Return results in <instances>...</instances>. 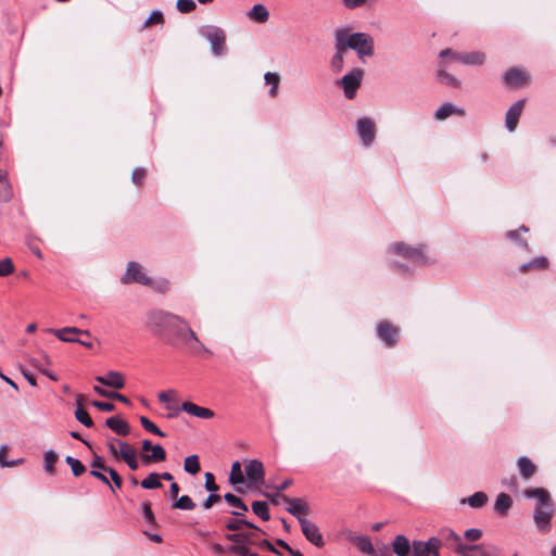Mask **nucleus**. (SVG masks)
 Listing matches in <instances>:
<instances>
[{"label": "nucleus", "mask_w": 556, "mask_h": 556, "mask_svg": "<svg viewBox=\"0 0 556 556\" xmlns=\"http://www.w3.org/2000/svg\"><path fill=\"white\" fill-rule=\"evenodd\" d=\"M146 323L148 329L154 336L168 337V343L175 344V341H177L193 355L212 354L200 341L187 320L176 314L163 309H152L147 314Z\"/></svg>", "instance_id": "obj_1"}, {"label": "nucleus", "mask_w": 556, "mask_h": 556, "mask_svg": "<svg viewBox=\"0 0 556 556\" xmlns=\"http://www.w3.org/2000/svg\"><path fill=\"white\" fill-rule=\"evenodd\" d=\"M334 41H339L340 49L356 51L361 59L374 54V40L368 34H351L348 28H340L334 33Z\"/></svg>", "instance_id": "obj_2"}, {"label": "nucleus", "mask_w": 556, "mask_h": 556, "mask_svg": "<svg viewBox=\"0 0 556 556\" xmlns=\"http://www.w3.org/2000/svg\"><path fill=\"white\" fill-rule=\"evenodd\" d=\"M525 495L528 498H536V506L533 516L534 522L541 531H548L554 513L553 503L548 492L542 488L527 489L525 491Z\"/></svg>", "instance_id": "obj_3"}, {"label": "nucleus", "mask_w": 556, "mask_h": 556, "mask_svg": "<svg viewBox=\"0 0 556 556\" xmlns=\"http://www.w3.org/2000/svg\"><path fill=\"white\" fill-rule=\"evenodd\" d=\"M200 34L211 45L214 55H222L226 50V34L217 26H204L200 29Z\"/></svg>", "instance_id": "obj_4"}, {"label": "nucleus", "mask_w": 556, "mask_h": 556, "mask_svg": "<svg viewBox=\"0 0 556 556\" xmlns=\"http://www.w3.org/2000/svg\"><path fill=\"white\" fill-rule=\"evenodd\" d=\"M363 76V70L354 68L337 81L338 86L343 89L346 99L352 100L355 98L356 92L362 85Z\"/></svg>", "instance_id": "obj_5"}, {"label": "nucleus", "mask_w": 556, "mask_h": 556, "mask_svg": "<svg viewBox=\"0 0 556 556\" xmlns=\"http://www.w3.org/2000/svg\"><path fill=\"white\" fill-rule=\"evenodd\" d=\"M244 473L249 484L252 486H260L265 482V468L258 459H250L245 464Z\"/></svg>", "instance_id": "obj_6"}, {"label": "nucleus", "mask_w": 556, "mask_h": 556, "mask_svg": "<svg viewBox=\"0 0 556 556\" xmlns=\"http://www.w3.org/2000/svg\"><path fill=\"white\" fill-rule=\"evenodd\" d=\"M391 250L394 253L400 254L414 263H417V264H426L427 263V257L424 253L422 248H413V247L406 245L405 243L399 242V243H394L391 247Z\"/></svg>", "instance_id": "obj_7"}, {"label": "nucleus", "mask_w": 556, "mask_h": 556, "mask_svg": "<svg viewBox=\"0 0 556 556\" xmlns=\"http://www.w3.org/2000/svg\"><path fill=\"white\" fill-rule=\"evenodd\" d=\"M123 283L137 282L140 285H151L152 280L146 275L142 266L136 262H129L127 270L122 278Z\"/></svg>", "instance_id": "obj_8"}, {"label": "nucleus", "mask_w": 556, "mask_h": 556, "mask_svg": "<svg viewBox=\"0 0 556 556\" xmlns=\"http://www.w3.org/2000/svg\"><path fill=\"white\" fill-rule=\"evenodd\" d=\"M357 134L364 146L369 147L376 138L374 122L368 117H362L357 121Z\"/></svg>", "instance_id": "obj_9"}, {"label": "nucleus", "mask_w": 556, "mask_h": 556, "mask_svg": "<svg viewBox=\"0 0 556 556\" xmlns=\"http://www.w3.org/2000/svg\"><path fill=\"white\" fill-rule=\"evenodd\" d=\"M282 501L288 504L287 511L299 521L300 519H306L305 516L309 514V507L303 498L282 496Z\"/></svg>", "instance_id": "obj_10"}, {"label": "nucleus", "mask_w": 556, "mask_h": 556, "mask_svg": "<svg viewBox=\"0 0 556 556\" xmlns=\"http://www.w3.org/2000/svg\"><path fill=\"white\" fill-rule=\"evenodd\" d=\"M106 447L112 456L122 459L136 451L129 443L114 437L106 439Z\"/></svg>", "instance_id": "obj_11"}, {"label": "nucleus", "mask_w": 556, "mask_h": 556, "mask_svg": "<svg viewBox=\"0 0 556 556\" xmlns=\"http://www.w3.org/2000/svg\"><path fill=\"white\" fill-rule=\"evenodd\" d=\"M300 526L306 540L317 547L324 546V539L318 527L308 519H300Z\"/></svg>", "instance_id": "obj_12"}, {"label": "nucleus", "mask_w": 556, "mask_h": 556, "mask_svg": "<svg viewBox=\"0 0 556 556\" xmlns=\"http://www.w3.org/2000/svg\"><path fill=\"white\" fill-rule=\"evenodd\" d=\"M47 331L54 334L59 340H61L63 342H68V343H76V341H78V338L71 336V334H81V336H86L88 338L91 337V333L89 330L79 329L76 327H65V328H61V329H48Z\"/></svg>", "instance_id": "obj_13"}, {"label": "nucleus", "mask_w": 556, "mask_h": 556, "mask_svg": "<svg viewBox=\"0 0 556 556\" xmlns=\"http://www.w3.org/2000/svg\"><path fill=\"white\" fill-rule=\"evenodd\" d=\"M525 108V100L516 101L506 112L505 125L508 131H514L518 125L519 117Z\"/></svg>", "instance_id": "obj_14"}, {"label": "nucleus", "mask_w": 556, "mask_h": 556, "mask_svg": "<svg viewBox=\"0 0 556 556\" xmlns=\"http://www.w3.org/2000/svg\"><path fill=\"white\" fill-rule=\"evenodd\" d=\"M377 332H378V336L379 338L388 345V346H393L396 342V338H397V334H399V330L397 328H395L394 326H392L390 323L388 321H381L378 326H377Z\"/></svg>", "instance_id": "obj_15"}, {"label": "nucleus", "mask_w": 556, "mask_h": 556, "mask_svg": "<svg viewBox=\"0 0 556 556\" xmlns=\"http://www.w3.org/2000/svg\"><path fill=\"white\" fill-rule=\"evenodd\" d=\"M96 380L106 387L123 389L125 386L124 376L119 371H109L105 376H97Z\"/></svg>", "instance_id": "obj_16"}, {"label": "nucleus", "mask_w": 556, "mask_h": 556, "mask_svg": "<svg viewBox=\"0 0 556 556\" xmlns=\"http://www.w3.org/2000/svg\"><path fill=\"white\" fill-rule=\"evenodd\" d=\"M181 410L202 419H211L214 417V412L206 407H201L192 402H184L181 404Z\"/></svg>", "instance_id": "obj_17"}, {"label": "nucleus", "mask_w": 556, "mask_h": 556, "mask_svg": "<svg viewBox=\"0 0 556 556\" xmlns=\"http://www.w3.org/2000/svg\"><path fill=\"white\" fill-rule=\"evenodd\" d=\"M454 114L465 116L466 112L463 108L456 106L451 102H445L435 111L434 118L443 121Z\"/></svg>", "instance_id": "obj_18"}, {"label": "nucleus", "mask_w": 556, "mask_h": 556, "mask_svg": "<svg viewBox=\"0 0 556 556\" xmlns=\"http://www.w3.org/2000/svg\"><path fill=\"white\" fill-rule=\"evenodd\" d=\"M453 56L455 58V61L465 65H482L485 61V54L480 51L453 54Z\"/></svg>", "instance_id": "obj_19"}, {"label": "nucleus", "mask_w": 556, "mask_h": 556, "mask_svg": "<svg viewBox=\"0 0 556 556\" xmlns=\"http://www.w3.org/2000/svg\"><path fill=\"white\" fill-rule=\"evenodd\" d=\"M91 468L92 469L90 471V475L93 476L94 478L99 479L106 485H109L111 488V490L114 492L113 485L110 483L106 476L101 472V470L108 471V469H109V468H106L103 458L96 455L91 462Z\"/></svg>", "instance_id": "obj_20"}, {"label": "nucleus", "mask_w": 556, "mask_h": 556, "mask_svg": "<svg viewBox=\"0 0 556 556\" xmlns=\"http://www.w3.org/2000/svg\"><path fill=\"white\" fill-rule=\"evenodd\" d=\"M504 80L506 85L518 88L523 85L527 80V73L519 68H511L504 75Z\"/></svg>", "instance_id": "obj_21"}, {"label": "nucleus", "mask_w": 556, "mask_h": 556, "mask_svg": "<svg viewBox=\"0 0 556 556\" xmlns=\"http://www.w3.org/2000/svg\"><path fill=\"white\" fill-rule=\"evenodd\" d=\"M105 426L114 431L118 435H128L130 432V427L127 421L119 418L118 416H112L106 419Z\"/></svg>", "instance_id": "obj_22"}, {"label": "nucleus", "mask_w": 556, "mask_h": 556, "mask_svg": "<svg viewBox=\"0 0 556 556\" xmlns=\"http://www.w3.org/2000/svg\"><path fill=\"white\" fill-rule=\"evenodd\" d=\"M247 16L255 23L264 24L269 20V11L264 4L257 3L248 11Z\"/></svg>", "instance_id": "obj_23"}, {"label": "nucleus", "mask_w": 556, "mask_h": 556, "mask_svg": "<svg viewBox=\"0 0 556 556\" xmlns=\"http://www.w3.org/2000/svg\"><path fill=\"white\" fill-rule=\"evenodd\" d=\"M517 466H518L521 477L525 480L530 479L536 471V466L527 456L519 457L517 460Z\"/></svg>", "instance_id": "obj_24"}, {"label": "nucleus", "mask_w": 556, "mask_h": 556, "mask_svg": "<svg viewBox=\"0 0 556 556\" xmlns=\"http://www.w3.org/2000/svg\"><path fill=\"white\" fill-rule=\"evenodd\" d=\"M13 197L12 186L8 179V173L0 169V202H8Z\"/></svg>", "instance_id": "obj_25"}, {"label": "nucleus", "mask_w": 556, "mask_h": 556, "mask_svg": "<svg viewBox=\"0 0 556 556\" xmlns=\"http://www.w3.org/2000/svg\"><path fill=\"white\" fill-rule=\"evenodd\" d=\"M392 547L393 552L397 556H408L410 551V543L405 535L399 534L394 538Z\"/></svg>", "instance_id": "obj_26"}, {"label": "nucleus", "mask_w": 556, "mask_h": 556, "mask_svg": "<svg viewBox=\"0 0 556 556\" xmlns=\"http://www.w3.org/2000/svg\"><path fill=\"white\" fill-rule=\"evenodd\" d=\"M76 403L78 405L77 409L75 410V418L83 424L85 427L90 428L93 426V421L89 414L81 407L84 403V396L81 394H78L76 396Z\"/></svg>", "instance_id": "obj_27"}, {"label": "nucleus", "mask_w": 556, "mask_h": 556, "mask_svg": "<svg viewBox=\"0 0 556 556\" xmlns=\"http://www.w3.org/2000/svg\"><path fill=\"white\" fill-rule=\"evenodd\" d=\"M224 498L230 506L238 509L231 511L232 515L240 517L243 516L245 511H248V506L243 503V501L240 497L231 493H227L224 495Z\"/></svg>", "instance_id": "obj_28"}, {"label": "nucleus", "mask_w": 556, "mask_h": 556, "mask_svg": "<svg viewBox=\"0 0 556 556\" xmlns=\"http://www.w3.org/2000/svg\"><path fill=\"white\" fill-rule=\"evenodd\" d=\"M151 452L152 453L150 455H142V460L144 464L160 463L166 459V452L162 445H153Z\"/></svg>", "instance_id": "obj_29"}, {"label": "nucleus", "mask_w": 556, "mask_h": 556, "mask_svg": "<svg viewBox=\"0 0 556 556\" xmlns=\"http://www.w3.org/2000/svg\"><path fill=\"white\" fill-rule=\"evenodd\" d=\"M334 42H336V53L330 61V66L334 73H339L343 68L344 53L346 52V50L340 49L339 41H334Z\"/></svg>", "instance_id": "obj_30"}, {"label": "nucleus", "mask_w": 556, "mask_h": 556, "mask_svg": "<svg viewBox=\"0 0 556 556\" xmlns=\"http://www.w3.org/2000/svg\"><path fill=\"white\" fill-rule=\"evenodd\" d=\"M352 542L364 554L372 555L375 553V548L368 536H355L352 539Z\"/></svg>", "instance_id": "obj_31"}, {"label": "nucleus", "mask_w": 556, "mask_h": 556, "mask_svg": "<svg viewBox=\"0 0 556 556\" xmlns=\"http://www.w3.org/2000/svg\"><path fill=\"white\" fill-rule=\"evenodd\" d=\"M513 501L506 493H500L496 497L494 508L500 514H505L511 506Z\"/></svg>", "instance_id": "obj_32"}, {"label": "nucleus", "mask_w": 556, "mask_h": 556, "mask_svg": "<svg viewBox=\"0 0 556 556\" xmlns=\"http://www.w3.org/2000/svg\"><path fill=\"white\" fill-rule=\"evenodd\" d=\"M244 475L239 462H235L231 466L229 482L233 485L241 484L244 482Z\"/></svg>", "instance_id": "obj_33"}, {"label": "nucleus", "mask_w": 556, "mask_h": 556, "mask_svg": "<svg viewBox=\"0 0 556 556\" xmlns=\"http://www.w3.org/2000/svg\"><path fill=\"white\" fill-rule=\"evenodd\" d=\"M252 510L255 515H257L262 520L267 521L270 519L268 505L266 502L254 501L252 503Z\"/></svg>", "instance_id": "obj_34"}, {"label": "nucleus", "mask_w": 556, "mask_h": 556, "mask_svg": "<svg viewBox=\"0 0 556 556\" xmlns=\"http://www.w3.org/2000/svg\"><path fill=\"white\" fill-rule=\"evenodd\" d=\"M59 459V455L53 451L49 450L43 455V467L46 472L52 475L54 473V465Z\"/></svg>", "instance_id": "obj_35"}, {"label": "nucleus", "mask_w": 556, "mask_h": 556, "mask_svg": "<svg viewBox=\"0 0 556 556\" xmlns=\"http://www.w3.org/2000/svg\"><path fill=\"white\" fill-rule=\"evenodd\" d=\"M438 78L440 79L441 83L450 87L457 88L460 86V81L455 76L447 73L441 65L438 70Z\"/></svg>", "instance_id": "obj_36"}, {"label": "nucleus", "mask_w": 556, "mask_h": 556, "mask_svg": "<svg viewBox=\"0 0 556 556\" xmlns=\"http://www.w3.org/2000/svg\"><path fill=\"white\" fill-rule=\"evenodd\" d=\"M438 534L442 542L456 545L459 541H462L460 536L451 528H442L439 530Z\"/></svg>", "instance_id": "obj_37"}, {"label": "nucleus", "mask_w": 556, "mask_h": 556, "mask_svg": "<svg viewBox=\"0 0 556 556\" xmlns=\"http://www.w3.org/2000/svg\"><path fill=\"white\" fill-rule=\"evenodd\" d=\"M264 79L267 85L271 86L269 89L270 97H273V98L276 97L278 93V87H279V83H280L279 75L277 73L267 72L264 75Z\"/></svg>", "instance_id": "obj_38"}, {"label": "nucleus", "mask_w": 556, "mask_h": 556, "mask_svg": "<svg viewBox=\"0 0 556 556\" xmlns=\"http://www.w3.org/2000/svg\"><path fill=\"white\" fill-rule=\"evenodd\" d=\"M140 484L143 489H147V490L162 488V483L160 481V475L156 472H151L150 475H148V477L144 478Z\"/></svg>", "instance_id": "obj_39"}, {"label": "nucleus", "mask_w": 556, "mask_h": 556, "mask_svg": "<svg viewBox=\"0 0 556 556\" xmlns=\"http://www.w3.org/2000/svg\"><path fill=\"white\" fill-rule=\"evenodd\" d=\"M464 503H468L473 508H480L488 502V496L483 492H476L471 496H469L467 500L463 501Z\"/></svg>", "instance_id": "obj_40"}, {"label": "nucleus", "mask_w": 556, "mask_h": 556, "mask_svg": "<svg viewBox=\"0 0 556 556\" xmlns=\"http://www.w3.org/2000/svg\"><path fill=\"white\" fill-rule=\"evenodd\" d=\"M184 468L188 473L197 475L201 469L199 457L197 455L186 457Z\"/></svg>", "instance_id": "obj_41"}, {"label": "nucleus", "mask_w": 556, "mask_h": 556, "mask_svg": "<svg viewBox=\"0 0 556 556\" xmlns=\"http://www.w3.org/2000/svg\"><path fill=\"white\" fill-rule=\"evenodd\" d=\"M65 462L71 467L72 472L75 477L81 476L86 471L85 465L77 458L67 456L65 458Z\"/></svg>", "instance_id": "obj_42"}, {"label": "nucleus", "mask_w": 556, "mask_h": 556, "mask_svg": "<svg viewBox=\"0 0 556 556\" xmlns=\"http://www.w3.org/2000/svg\"><path fill=\"white\" fill-rule=\"evenodd\" d=\"M547 258L544 256L535 257L533 261L522 264L520 266V271L526 273L527 270L531 268H545L547 266Z\"/></svg>", "instance_id": "obj_43"}, {"label": "nucleus", "mask_w": 556, "mask_h": 556, "mask_svg": "<svg viewBox=\"0 0 556 556\" xmlns=\"http://www.w3.org/2000/svg\"><path fill=\"white\" fill-rule=\"evenodd\" d=\"M242 526L258 530L256 526H254L253 523L249 522L245 519H231L226 522L225 527L229 531H238L241 529Z\"/></svg>", "instance_id": "obj_44"}, {"label": "nucleus", "mask_w": 556, "mask_h": 556, "mask_svg": "<svg viewBox=\"0 0 556 556\" xmlns=\"http://www.w3.org/2000/svg\"><path fill=\"white\" fill-rule=\"evenodd\" d=\"M413 556H432L428 545L424 541H413Z\"/></svg>", "instance_id": "obj_45"}, {"label": "nucleus", "mask_w": 556, "mask_h": 556, "mask_svg": "<svg viewBox=\"0 0 556 556\" xmlns=\"http://www.w3.org/2000/svg\"><path fill=\"white\" fill-rule=\"evenodd\" d=\"M173 507L182 510H191L195 507V504L190 496L182 495L173 503Z\"/></svg>", "instance_id": "obj_46"}, {"label": "nucleus", "mask_w": 556, "mask_h": 556, "mask_svg": "<svg viewBox=\"0 0 556 556\" xmlns=\"http://www.w3.org/2000/svg\"><path fill=\"white\" fill-rule=\"evenodd\" d=\"M140 424L147 431L153 434H156L162 438L166 435L154 422H152L149 418L144 416L140 417Z\"/></svg>", "instance_id": "obj_47"}, {"label": "nucleus", "mask_w": 556, "mask_h": 556, "mask_svg": "<svg viewBox=\"0 0 556 556\" xmlns=\"http://www.w3.org/2000/svg\"><path fill=\"white\" fill-rule=\"evenodd\" d=\"M164 23V15L160 10H154L151 12L149 17L146 20L143 24V28L150 27L152 25H162Z\"/></svg>", "instance_id": "obj_48"}, {"label": "nucleus", "mask_w": 556, "mask_h": 556, "mask_svg": "<svg viewBox=\"0 0 556 556\" xmlns=\"http://www.w3.org/2000/svg\"><path fill=\"white\" fill-rule=\"evenodd\" d=\"M432 556H440V548L442 546V540L440 536H431L428 541H426Z\"/></svg>", "instance_id": "obj_49"}, {"label": "nucleus", "mask_w": 556, "mask_h": 556, "mask_svg": "<svg viewBox=\"0 0 556 556\" xmlns=\"http://www.w3.org/2000/svg\"><path fill=\"white\" fill-rule=\"evenodd\" d=\"M176 8L181 13H190L195 10L197 4L193 0H177Z\"/></svg>", "instance_id": "obj_50"}, {"label": "nucleus", "mask_w": 556, "mask_h": 556, "mask_svg": "<svg viewBox=\"0 0 556 556\" xmlns=\"http://www.w3.org/2000/svg\"><path fill=\"white\" fill-rule=\"evenodd\" d=\"M14 271V265L11 258L0 260V277H5Z\"/></svg>", "instance_id": "obj_51"}, {"label": "nucleus", "mask_w": 556, "mask_h": 556, "mask_svg": "<svg viewBox=\"0 0 556 556\" xmlns=\"http://www.w3.org/2000/svg\"><path fill=\"white\" fill-rule=\"evenodd\" d=\"M8 445H1L0 446V465L1 466H8V467H12V466H15L20 463H22V459H17V460H13V462H8L5 459V456H7V453H8Z\"/></svg>", "instance_id": "obj_52"}, {"label": "nucleus", "mask_w": 556, "mask_h": 556, "mask_svg": "<svg viewBox=\"0 0 556 556\" xmlns=\"http://www.w3.org/2000/svg\"><path fill=\"white\" fill-rule=\"evenodd\" d=\"M228 553L235 554L238 556H249L252 553L249 552V548L243 544H233L228 547Z\"/></svg>", "instance_id": "obj_53"}, {"label": "nucleus", "mask_w": 556, "mask_h": 556, "mask_svg": "<svg viewBox=\"0 0 556 556\" xmlns=\"http://www.w3.org/2000/svg\"><path fill=\"white\" fill-rule=\"evenodd\" d=\"M528 228L525 226H521L518 230H510L507 232V238L510 240H514L518 242L522 247H528V243L523 240H519L518 236L520 231L528 232Z\"/></svg>", "instance_id": "obj_54"}, {"label": "nucleus", "mask_w": 556, "mask_h": 556, "mask_svg": "<svg viewBox=\"0 0 556 556\" xmlns=\"http://www.w3.org/2000/svg\"><path fill=\"white\" fill-rule=\"evenodd\" d=\"M475 545H465L459 541L455 545V552L460 556H471V553L473 552Z\"/></svg>", "instance_id": "obj_55"}, {"label": "nucleus", "mask_w": 556, "mask_h": 556, "mask_svg": "<svg viewBox=\"0 0 556 556\" xmlns=\"http://www.w3.org/2000/svg\"><path fill=\"white\" fill-rule=\"evenodd\" d=\"M142 514H143V517L147 520V522H149L151 525L155 523V517H154V514L151 509V505L149 502H144L142 504Z\"/></svg>", "instance_id": "obj_56"}, {"label": "nucleus", "mask_w": 556, "mask_h": 556, "mask_svg": "<svg viewBox=\"0 0 556 556\" xmlns=\"http://www.w3.org/2000/svg\"><path fill=\"white\" fill-rule=\"evenodd\" d=\"M205 489L208 491V492H216L218 490V485L215 483V477L212 472H206L205 473V484H204Z\"/></svg>", "instance_id": "obj_57"}, {"label": "nucleus", "mask_w": 556, "mask_h": 556, "mask_svg": "<svg viewBox=\"0 0 556 556\" xmlns=\"http://www.w3.org/2000/svg\"><path fill=\"white\" fill-rule=\"evenodd\" d=\"M464 536L466 540H468L470 542H476L479 539H481L482 531L480 529H476V528L468 529L465 531Z\"/></svg>", "instance_id": "obj_58"}, {"label": "nucleus", "mask_w": 556, "mask_h": 556, "mask_svg": "<svg viewBox=\"0 0 556 556\" xmlns=\"http://www.w3.org/2000/svg\"><path fill=\"white\" fill-rule=\"evenodd\" d=\"M226 539L235 544H242L243 542L248 541L250 536L244 533H231L227 534Z\"/></svg>", "instance_id": "obj_59"}, {"label": "nucleus", "mask_w": 556, "mask_h": 556, "mask_svg": "<svg viewBox=\"0 0 556 556\" xmlns=\"http://www.w3.org/2000/svg\"><path fill=\"white\" fill-rule=\"evenodd\" d=\"M146 178V170L141 167L135 168L131 175L132 182L141 185Z\"/></svg>", "instance_id": "obj_60"}, {"label": "nucleus", "mask_w": 556, "mask_h": 556, "mask_svg": "<svg viewBox=\"0 0 556 556\" xmlns=\"http://www.w3.org/2000/svg\"><path fill=\"white\" fill-rule=\"evenodd\" d=\"M154 290L159 291V292H166L169 290V281L167 279H161L159 281H155L150 285Z\"/></svg>", "instance_id": "obj_61"}, {"label": "nucleus", "mask_w": 556, "mask_h": 556, "mask_svg": "<svg viewBox=\"0 0 556 556\" xmlns=\"http://www.w3.org/2000/svg\"><path fill=\"white\" fill-rule=\"evenodd\" d=\"M123 460L128 465V467L131 470H137L139 467L138 460H137V452L134 451L131 454L123 458Z\"/></svg>", "instance_id": "obj_62"}, {"label": "nucleus", "mask_w": 556, "mask_h": 556, "mask_svg": "<svg viewBox=\"0 0 556 556\" xmlns=\"http://www.w3.org/2000/svg\"><path fill=\"white\" fill-rule=\"evenodd\" d=\"M33 365L42 374L45 375L46 377H48L49 379H51L52 381H58L59 380V377L51 370L42 367L39 363L37 362H33Z\"/></svg>", "instance_id": "obj_63"}, {"label": "nucleus", "mask_w": 556, "mask_h": 556, "mask_svg": "<svg viewBox=\"0 0 556 556\" xmlns=\"http://www.w3.org/2000/svg\"><path fill=\"white\" fill-rule=\"evenodd\" d=\"M220 495L216 494L215 492H212L207 498L203 503V507L205 509H210L215 503L220 501Z\"/></svg>", "instance_id": "obj_64"}]
</instances>
